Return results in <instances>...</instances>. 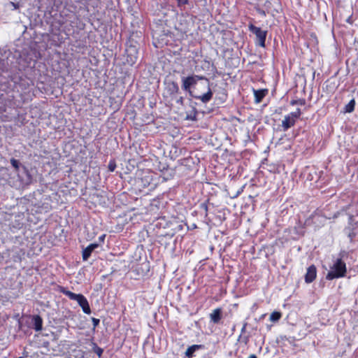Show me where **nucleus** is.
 <instances>
[{"mask_svg":"<svg viewBox=\"0 0 358 358\" xmlns=\"http://www.w3.org/2000/svg\"><path fill=\"white\" fill-rule=\"evenodd\" d=\"M99 247L98 243H91L83 250L82 257L83 261H87L91 256L93 250Z\"/></svg>","mask_w":358,"mask_h":358,"instance_id":"13","label":"nucleus"},{"mask_svg":"<svg viewBox=\"0 0 358 358\" xmlns=\"http://www.w3.org/2000/svg\"><path fill=\"white\" fill-rule=\"evenodd\" d=\"M178 7L185 6L189 3L188 0H176Z\"/></svg>","mask_w":358,"mask_h":358,"instance_id":"24","label":"nucleus"},{"mask_svg":"<svg viewBox=\"0 0 358 358\" xmlns=\"http://www.w3.org/2000/svg\"><path fill=\"white\" fill-rule=\"evenodd\" d=\"M192 227L196 228V224H194V225H192Z\"/></svg>","mask_w":358,"mask_h":358,"instance_id":"34","label":"nucleus"},{"mask_svg":"<svg viewBox=\"0 0 358 358\" xmlns=\"http://www.w3.org/2000/svg\"><path fill=\"white\" fill-rule=\"evenodd\" d=\"M192 227L196 228V224H194V225H192Z\"/></svg>","mask_w":358,"mask_h":358,"instance_id":"33","label":"nucleus"},{"mask_svg":"<svg viewBox=\"0 0 358 358\" xmlns=\"http://www.w3.org/2000/svg\"><path fill=\"white\" fill-rule=\"evenodd\" d=\"M347 272L346 264L341 259H337L331 270L326 275V279L332 280L336 278H343Z\"/></svg>","mask_w":358,"mask_h":358,"instance_id":"4","label":"nucleus"},{"mask_svg":"<svg viewBox=\"0 0 358 358\" xmlns=\"http://www.w3.org/2000/svg\"><path fill=\"white\" fill-rule=\"evenodd\" d=\"M137 184L141 190V188H149L150 190L153 189L156 186V182L153 178V173L148 171L143 172L141 177L138 178Z\"/></svg>","mask_w":358,"mask_h":358,"instance_id":"5","label":"nucleus"},{"mask_svg":"<svg viewBox=\"0 0 358 358\" xmlns=\"http://www.w3.org/2000/svg\"><path fill=\"white\" fill-rule=\"evenodd\" d=\"M322 217L318 214L313 213L309 216L308 218L306 220L305 224L306 225H314L315 228H320L323 225L322 223Z\"/></svg>","mask_w":358,"mask_h":358,"instance_id":"8","label":"nucleus"},{"mask_svg":"<svg viewBox=\"0 0 358 358\" xmlns=\"http://www.w3.org/2000/svg\"><path fill=\"white\" fill-rule=\"evenodd\" d=\"M347 22L350 23V24H352V17L350 16L348 19H347Z\"/></svg>","mask_w":358,"mask_h":358,"instance_id":"30","label":"nucleus"},{"mask_svg":"<svg viewBox=\"0 0 358 358\" xmlns=\"http://www.w3.org/2000/svg\"><path fill=\"white\" fill-rule=\"evenodd\" d=\"M106 234H103L99 237V241L100 242H103L105 240Z\"/></svg>","mask_w":358,"mask_h":358,"instance_id":"29","label":"nucleus"},{"mask_svg":"<svg viewBox=\"0 0 358 358\" xmlns=\"http://www.w3.org/2000/svg\"><path fill=\"white\" fill-rule=\"evenodd\" d=\"M92 322L93 324V327L95 329L99 324L100 320L98 318L92 317Z\"/></svg>","mask_w":358,"mask_h":358,"instance_id":"26","label":"nucleus"},{"mask_svg":"<svg viewBox=\"0 0 358 358\" xmlns=\"http://www.w3.org/2000/svg\"><path fill=\"white\" fill-rule=\"evenodd\" d=\"M317 277V268L314 264L308 267L306 273L304 276V280L306 283L313 282Z\"/></svg>","mask_w":358,"mask_h":358,"instance_id":"9","label":"nucleus"},{"mask_svg":"<svg viewBox=\"0 0 358 358\" xmlns=\"http://www.w3.org/2000/svg\"><path fill=\"white\" fill-rule=\"evenodd\" d=\"M290 114L292 116H293L294 118H295L296 120H298L300 118V117L302 114V112L300 108H296V110L295 111L291 112Z\"/></svg>","mask_w":358,"mask_h":358,"instance_id":"21","label":"nucleus"},{"mask_svg":"<svg viewBox=\"0 0 358 358\" xmlns=\"http://www.w3.org/2000/svg\"><path fill=\"white\" fill-rule=\"evenodd\" d=\"M94 352L100 358V357H101V356L103 355V350L102 348H99V346H97L96 344H94Z\"/></svg>","mask_w":358,"mask_h":358,"instance_id":"22","label":"nucleus"},{"mask_svg":"<svg viewBox=\"0 0 358 358\" xmlns=\"http://www.w3.org/2000/svg\"><path fill=\"white\" fill-rule=\"evenodd\" d=\"M254 97H255V103H259L262 101L264 98L268 94V89H259V90H252Z\"/></svg>","mask_w":358,"mask_h":358,"instance_id":"12","label":"nucleus"},{"mask_svg":"<svg viewBox=\"0 0 358 358\" xmlns=\"http://www.w3.org/2000/svg\"><path fill=\"white\" fill-rule=\"evenodd\" d=\"M355 107V101L354 99L350 101V102L345 105L344 108L345 113H352L354 111Z\"/></svg>","mask_w":358,"mask_h":358,"instance_id":"17","label":"nucleus"},{"mask_svg":"<svg viewBox=\"0 0 358 358\" xmlns=\"http://www.w3.org/2000/svg\"><path fill=\"white\" fill-rule=\"evenodd\" d=\"M10 164H12V166L16 169V170H18L19 169V167H20V162L18 160L14 159V158H12L10 159Z\"/></svg>","mask_w":358,"mask_h":358,"instance_id":"23","label":"nucleus"},{"mask_svg":"<svg viewBox=\"0 0 358 358\" xmlns=\"http://www.w3.org/2000/svg\"><path fill=\"white\" fill-rule=\"evenodd\" d=\"M271 1H268V0H266L265 2H264V7L266 8L267 12H268L269 9L271 8Z\"/></svg>","mask_w":358,"mask_h":358,"instance_id":"27","label":"nucleus"},{"mask_svg":"<svg viewBox=\"0 0 358 358\" xmlns=\"http://www.w3.org/2000/svg\"><path fill=\"white\" fill-rule=\"evenodd\" d=\"M255 10L262 16L265 17L266 15V12L264 10L260 8L259 6H255Z\"/></svg>","mask_w":358,"mask_h":358,"instance_id":"25","label":"nucleus"},{"mask_svg":"<svg viewBox=\"0 0 358 358\" xmlns=\"http://www.w3.org/2000/svg\"><path fill=\"white\" fill-rule=\"evenodd\" d=\"M350 206V205H348L345 208L346 209L348 208Z\"/></svg>","mask_w":358,"mask_h":358,"instance_id":"32","label":"nucleus"},{"mask_svg":"<svg viewBox=\"0 0 358 358\" xmlns=\"http://www.w3.org/2000/svg\"><path fill=\"white\" fill-rule=\"evenodd\" d=\"M248 358H257V357L255 355L252 354L250 355Z\"/></svg>","mask_w":358,"mask_h":358,"instance_id":"31","label":"nucleus"},{"mask_svg":"<svg viewBox=\"0 0 358 358\" xmlns=\"http://www.w3.org/2000/svg\"><path fill=\"white\" fill-rule=\"evenodd\" d=\"M117 167L116 162L114 159H112L109 161L108 169L110 172H113Z\"/></svg>","mask_w":358,"mask_h":358,"instance_id":"20","label":"nucleus"},{"mask_svg":"<svg viewBox=\"0 0 358 358\" xmlns=\"http://www.w3.org/2000/svg\"><path fill=\"white\" fill-rule=\"evenodd\" d=\"M210 320L215 324H217L220 322L222 318V308H217L214 309L209 315Z\"/></svg>","mask_w":358,"mask_h":358,"instance_id":"11","label":"nucleus"},{"mask_svg":"<svg viewBox=\"0 0 358 358\" xmlns=\"http://www.w3.org/2000/svg\"><path fill=\"white\" fill-rule=\"evenodd\" d=\"M248 28L251 32L255 34L259 45L264 48L267 31L262 30L252 24H250Z\"/></svg>","mask_w":358,"mask_h":358,"instance_id":"7","label":"nucleus"},{"mask_svg":"<svg viewBox=\"0 0 358 358\" xmlns=\"http://www.w3.org/2000/svg\"><path fill=\"white\" fill-rule=\"evenodd\" d=\"M201 208H203L205 212H206V214L207 215V213H208V205L207 203H203L201 204Z\"/></svg>","mask_w":358,"mask_h":358,"instance_id":"28","label":"nucleus"},{"mask_svg":"<svg viewBox=\"0 0 358 358\" xmlns=\"http://www.w3.org/2000/svg\"><path fill=\"white\" fill-rule=\"evenodd\" d=\"M57 291L68 296L71 300L76 301L85 314L91 313V308L88 301L84 295L73 293L68 290L67 288L60 285L58 286Z\"/></svg>","mask_w":358,"mask_h":358,"instance_id":"3","label":"nucleus"},{"mask_svg":"<svg viewBox=\"0 0 358 358\" xmlns=\"http://www.w3.org/2000/svg\"><path fill=\"white\" fill-rule=\"evenodd\" d=\"M179 92L180 89L177 82L173 80L164 82L163 97L171 105L173 101L180 106L184 104V98L182 96H178Z\"/></svg>","mask_w":358,"mask_h":358,"instance_id":"2","label":"nucleus"},{"mask_svg":"<svg viewBox=\"0 0 358 358\" xmlns=\"http://www.w3.org/2000/svg\"><path fill=\"white\" fill-rule=\"evenodd\" d=\"M199 80H206V83L203 84V86L207 90V92L203 94H192V96L196 99L200 100L203 103H208L212 99L213 94L210 87L209 80L204 76L192 75L187 77H183L182 78V88L192 94L191 89L197 84V81Z\"/></svg>","mask_w":358,"mask_h":358,"instance_id":"1","label":"nucleus"},{"mask_svg":"<svg viewBox=\"0 0 358 358\" xmlns=\"http://www.w3.org/2000/svg\"><path fill=\"white\" fill-rule=\"evenodd\" d=\"M306 103V101L305 99H292L290 101V105L291 106H304Z\"/></svg>","mask_w":358,"mask_h":358,"instance_id":"19","label":"nucleus"},{"mask_svg":"<svg viewBox=\"0 0 358 358\" xmlns=\"http://www.w3.org/2000/svg\"><path fill=\"white\" fill-rule=\"evenodd\" d=\"M197 110L195 108H192V109L187 112L186 114L185 119L187 120L196 121L197 120Z\"/></svg>","mask_w":358,"mask_h":358,"instance_id":"16","label":"nucleus"},{"mask_svg":"<svg viewBox=\"0 0 358 358\" xmlns=\"http://www.w3.org/2000/svg\"><path fill=\"white\" fill-rule=\"evenodd\" d=\"M282 317V313L279 311H273L270 315V320L273 322H278Z\"/></svg>","mask_w":358,"mask_h":358,"instance_id":"18","label":"nucleus"},{"mask_svg":"<svg viewBox=\"0 0 358 358\" xmlns=\"http://www.w3.org/2000/svg\"><path fill=\"white\" fill-rule=\"evenodd\" d=\"M344 231L350 242L358 240V224L357 222H353V215H349L348 226L345 228Z\"/></svg>","mask_w":358,"mask_h":358,"instance_id":"6","label":"nucleus"},{"mask_svg":"<svg viewBox=\"0 0 358 358\" xmlns=\"http://www.w3.org/2000/svg\"><path fill=\"white\" fill-rule=\"evenodd\" d=\"M296 120L291 115V114H288L285 116L284 120L282 121V127L284 131H287L289 128L294 127L296 122Z\"/></svg>","mask_w":358,"mask_h":358,"instance_id":"10","label":"nucleus"},{"mask_svg":"<svg viewBox=\"0 0 358 358\" xmlns=\"http://www.w3.org/2000/svg\"><path fill=\"white\" fill-rule=\"evenodd\" d=\"M34 329L36 331H41L43 329V319L42 317L38 315H34L32 316L31 318Z\"/></svg>","mask_w":358,"mask_h":358,"instance_id":"14","label":"nucleus"},{"mask_svg":"<svg viewBox=\"0 0 358 358\" xmlns=\"http://www.w3.org/2000/svg\"><path fill=\"white\" fill-rule=\"evenodd\" d=\"M205 348V346L203 345H192L189 347L187 348L186 352H185V355L188 357V358H192V357H194V353L196 351V350H202V349H204Z\"/></svg>","mask_w":358,"mask_h":358,"instance_id":"15","label":"nucleus"}]
</instances>
